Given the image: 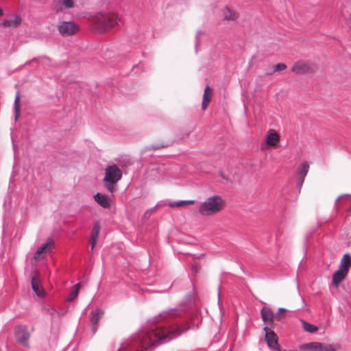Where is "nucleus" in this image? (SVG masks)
I'll use <instances>...</instances> for the list:
<instances>
[{"label":"nucleus","mask_w":351,"mask_h":351,"mask_svg":"<svg viewBox=\"0 0 351 351\" xmlns=\"http://www.w3.org/2000/svg\"><path fill=\"white\" fill-rule=\"evenodd\" d=\"M186 310L181 308L169 309L159 315L160 320H166L167 326H155L139 331L133 337V347L138 351L151 350L156 346L165 343L178 337L187 328L181 329L173 319L181 317Z\"/></svg>","instance_id":"f257e3e1"},{"label":"nucleus","mask_w":351,"mask_h":351,"mask_svg":"<svg viewBox=\"0 0 351 351\" xmlns=\"http://www.w3.org/2000/svg\"><path fill=\"white\" fill-rule=\"evenodd\" d=\"M225 206L226 202L220 195H213L200 204L198 211L203 216H210L222 210Z\"/></svg>","instance_id":"f03ea898"},{"label":"nucleus","mask_w":351,"mask_h":351,"mask_svg":"<svg viewBox=\"0 0 351 351\" xmlns=\"http://www.w3.org/2000/svg\"><path fill=\"white\" fill-rule=\"evenodd\" d=\"M119 16L114 12H100L95 19L93 27L99 33L106 32L119 21Z\"/></svg>","instance_id":"7ed1b4c3"},{"label":"nucleus","mask_w":351,"mask_h":351,"mask_svg":"<svg viewBox=\"0 0 351 351\" xmlns=\"http://www.w3.org/2000/svg\"><path fill=\"white\" fill-rule=\"evenodd\" d=\"M122 177V171L116 165L108 166L105 171L104 184L109 192L113 193L117 190V183Z\"/></svg>","instance_id":"20e7f679"},{"label":"nucleus","mask_w":351,"mask_h":351,"mask_svg":"<svg viewBox=\"0 0 351 351\" xmlns=\"http://www.w3.org/2000/svg\"><path fill=\"white\" fill-rule=\"evenodd\" d=\"M317 70V66L314 64L308 63L302 60L296 62L291 71L297 75H304L314 73Z\"/></svg>","instance_id":"39448f33"},{"label":"nucleus","mask_w":351,"mask_h":351,"mask_svg":"<svg viewBox=\"0 0 351 351\" xmlns=\"http://www.w3.org/2000/svg\"><path fill=\"white\" fill-rule=\"evenodd\" d=\"M58 29L62 36H69L77 33L79 27L74 21H62L59 23Z\"/></svg>","instance_id":"423d86ee"},{"label":"nucleus","mask_w":351,"mask_h":351,"mask_svg":"<svg viewBox=\"0 0 351 351\" xmlns=\"http://www.w3.org/2000/svg\"><path fill=\"white\" fill-rule=\"evenodd\" d=\"M302 351H337L331 345L318 342L303 344L300 346Z\"/></svg>","instance_id":"0eeeda50"},{"label":"nucleus","mask_w":351,"mask_h":351,"mask_svg":"<svg viewBox=\"0 0 351 351\" xmlns=\"http://www.w3.org/2000/svg\"><path fill=\"white\" fill-rule=\"evenodd\" d=\"M261 315L265 325L264 327L271 328H274V319H276L274 317V313L269 307H263L261 310Z\"/></svg>","instance_id":"6e6552de"},{"label":"nucleus","mask_w":351,"mask_h":351,"mask_svg":"<svg viewBox=\"0 0 351 351\" xmlns=\"http://www.w3.org/2000/svg\"><path fill=\"white\" fill-rule=\"evenodd\" d=\"M263 330L265 332V339L267 346L274 350H279L280 346L277 335L271 330V328L264 327Z\"/></svg>","instance_id":"1a4fd4ad"},{"label":"nucleus","mask_w":351,"mask_h":351,"mask_svg":"<svg viewBox=\"0 0 351 351\" xmlns=\"http://www.w3.org/2000/svg\"><path fill=\"white\" fill-rule=\"evenodd\" d=\"M15 337L18 342L28 347L29 334L26 327L22 326H18L15 329Z\"/></svg>","instance_id":"9d476101"},{"label":"nucleus","mask_w":351,"mask_h":351,"mask_svg":"<svg viewBox=\"0 0 351 351\" xmlns=\"http://www.w3.org/2000/svg\"><path fill=\"white\" fill-rule=\"evenodd\" d=\"M309 170V165L307 162H304L302 163L300 167L298 168V178L297 180V186L298 187L299 190L302 186V184L304 182L305 177L306 176L308 171Z\"/></svg>","instance_id":"9b49d317"},{"label":"nucleus","mask_w":351,"mask_h":351,"mask_svg":"<svg viewBox=\"0 0 351 351\" xmlns=\"http://www.w3.org/2000/svg\"><path fill=\"white\" fill-rule=\"evenodd\" d=\"M104 315V311L100 308L95 310V311L91 312L90 313V323H91V330L93 334L97 330L98 328V323Z\"/></svg>","instance_id":"f8f14e48"},{"label":"nucleus","mask_w":351,"mask_h":351,"mask_svg":"<svg viewBox=\"0 0 351 351\" xmlns=\"http://www.w3.org/2000/svg\"><path fill=\"white\" fill-rule=\"evenodd\" d=\"M280 141V136L273 129H269L265 136V142L267 145L275 147Z\"/></svg>","instance_id":"ddd939ff"},{"label":"nucleus","mask_w":351,"mask_h":351,"mask_svg":"<svg viewBox=\"0 0 351 351\" xmlns=\"http://www.w3.org/2000/svg\"><path fill=\"white\" fill-rule=\"evenodd\" d=\"M93 198L95 201L102 208H108L111 205V199L106 195L97 193Z\"/></svg>","instance_id":"4468645a"},{"label":"nucleus","mask_w":351,"mask_h":351,"mask_svg":"<svg viewBox=\"0 0 351 351\" xmlns=\"http://www.w3.org/2000/svg\"><path fill=\"white\" fill-rule=\"evenodd\" d=\"M74 6L73 0H58L56 5V12H63L65 9L71 8Z\"/></svg>","instance_id":"2eb2a0df"},{"label":"nucleus","mask_w":351,"mask_h":351,"mask_svg":"<svg viewBox=\"0 0 351 351\" xmlns=\"http://www.w3.org/2000/svg\"><path fill=\"white\" fill-rule=\"evenodd\" d=\"M21 23V18L19 15H14L8 19H5L2 22L4 27H16Z\"/></svg>","instance_id":"dca6fc26"},{"label":"nucleus","mask_w":351,"mask_h":351,"mask_svg":"<svg viewBox=\"0 0 351 351\" xmlns=\"http://www.w3.org/2000/svg\"><path fill=\"white\" fill-rule=\"evenodd\" d=\"M348 272L341 268L339 269L332 275V283L337 286L347 276Z\"/></svg>","instance_id":"f3484780"},{"label":"nucleus","mask_w":351,"mask_h":351,"mask_svg":"<svg viewBox=\"0 0 351 351\" xmlns=\"http://www.w3.org/2000/svg\"><path fill=\"white\" fill-rule=\"evenodd\" d=\"M100 230V225L99 223L97 221L96 222L92 229L91 231V250H93L94 247H95V245L97 243V238L99 236Z\"/></svg>","instance_id":"a211bd4d"},{"label":"nucleus","mask_w":351,"mask_h":351,"mask_svg":"<svg viewBox=\"0 0 351 351\" xmlns=\"http://www.w3.org/2000/svg\"><path fill=\"white\" fill-rule=\"evenodd\" d=\"M212 93V89L209 86H207L204 89V93L203 95L202 108L206 110L210 101V95Z\"/></svg>","instance_id":"6ab92c4d"},{"label":"nucleus","mask_w":351,"mask_h":351,"mask_svg":"<svg viewBox=\"0 0 351 351\" xmlns=\"http://www.w3.org/2000/svg\"><path fill=\"white\" fill-rule=\"evenodd\" d=\"M351 267V256L348 253L345 254L340 262L339 267L348 273L349 267Z\"/></svg>","instance_id":"aec40b11"},{"label":"nucleus","mask_w":351,"mask_h":351,"mask_svg":"<svg viewBox=\"0 0 351 351\" xmlns=\"http://www.w3.org/2000/svg\"><path fill=\"white\" fill-rule=\"evenodd\" d=\"M32 287L38 296L43 297L44 295V291L40 287L39 281L35 276L32 278Z\"/></svg>","instance_id":"412c9836"},{"label":"nucleus","mask_w":351,"mask_h":351,"mask_svg":"<svg viewBox=\"0 0 351 351\" xmlns=\"http://www.w3.org/2000/svg\"><path fill=\"white\" fill-rule=\"evenodd\" d=\"M52 244V241H49L41 245L35 252L34 254V258L35 259H38L40 257L41 254H43L47 250V248Z\"/></svg>","instance_id":"4be33fe9"},{"label":"nucleus","mask_w":351,"mask_h":351,"mask_svg":"<svg viewBox=\"0 0 351 351\" xmlns=\"http://www.w3.org/2000/svg\"><path fill=\"white\" fill-rule=\"evenodd\" d=\"M223 19L226 21H234L238 17V14L234 10H231L228 8H226L223 10Z\"/></svg>","instance_id":"5701e85b"},{"label":"nucleus","mask_w":351,"mask_h":351,"mask_svg":"<svg viewBox=\"0 0 351 351\" xmlns=\"http://www.w3.org/2000/svg\"><path fill=\"white\" fill-rule=\"evenodd\" d=\"M194 200H179L177 202H169L167 205L171 208L180 207L189 204H193Z\"/></svg>","instance_id":"b1692460"},{"label":"nucleus","mask_w":351,"mask_h":351,"mask_svg":"<svg viewBox=\"0 0 351 351\" xmlns=\"http://www.w3.org/2000/svg\"><path fill=\"white\" fill-rule=\"evenodd\" d=\"M80 289V283L75 284L73 287V289L72 290V291L71 292L69 295L66 298V301L71 302V301L74 300L78 295Z\"/></svg>","instance_id":"393cba45"},{"label":"nucleus","mask_w":351,"mask_h":351,"mask_svg":"<svg viewBox=\"0 0 351 351\" xmlns=\"http://www.w3.org/2000/svg\"><path fill=\"white\" fill-rule=\"evenodd\" d=\"M303 329L308 332L314 333L317 330V327L305 321H302Z\"/></svg>","instance_id":"a878e982"},{"label":"nucleus","mask_w":351,"mask_h":351,"mask_svg":"<svg viewBox=\"0 0 351 351\" xmlns=\"http://www.w3.org/2000/svg\"><path fill=\"white\" fill-rule=\"evenodd\" d=\"M19 95L17 93L14 100V115L15 120H17L20 116V106H19Z\"/></svg>","instance_id":"bb28decb"},{"label":"nucleus","mask_w":351,"mask_h":351,"mask_svg":"<svg viewBox=\"0 0 351 351\" xmlns=\"http://www.w3.org/2000/svg\"><path fill=\"white\" fill-rule=\"evenodd\" d=\"M287 310L284 308H280L278 309V311L276 313H274L275 319L278 321L281 320L284 317V313L286 312Z\"/></svg>","instance_id":"cd10ccee"},{"label":"nucleus","mask_w":351,"mask_h":351,"mask_svg":"<svg viewBox=\"0 0 351 351\" xmlns=\"http://www.w3.org/2000/svg\"><path fill=\"white\" fill-rule=\"evenodd\" d=\"M287 68V66L284 63H278L274 66V71L278 72L280 71L285 70Z\"/></svg>","instance_id":"c85d7f7f"},{"label":"nucleus","mask_w":351,"mask_h":351,"mask_svg":"<svg viewBox=\"0 0 351 351\" xmlns=\"http://www.w3.org/2000/svg\"><path fill=\"white\" fill-rule=\"evenodd\" d=\"M117 351H132V349L129 348L128 344L123 343L121 348Z\"/></svg>","instance_id":"c756f323"},{"label":"nucleus","mask_w":351,"mask_h":351,"mask_svg":"<svg viewBox=\"0 0 351 351\" xmlns=\"http://www.w3.org/2000/svg\"><path fill=\"white\" fill-rule=\"evenodd\" d=\"M200 34V32L198 31L197 32V34H196V36H195V40H196V43H195V51L196 53L197 52V45H199V35Z\"/></svg>","instance_id":"7c9ffc66"},{"label":"nucleus","mask_w":351,"mask_h":351,"mask_svg":"<svg viewBox=\"0 0 351 351\" xmlns=\"http://www.w3.org/2000/svg\"><path fill=\"white\" fill-rule=\"evenodd\" d=\"M220 176H221V178H223V179L228 180V181H230V180H229L228 178H226L224 175V173L223 172H221L220 173Z\"/></svg>","instance_id":"2f4dec72"},{"label":"nucleus","mask_w":351,"mask_h":351,"mask_svg":"<svg viewBox=\"0 0 351 351\" xmlns=\"http://www.w3.org/2000/svg\"><path fill=\"white\" fill-rule=\"evenodd\" d=\"M163 147H165V145L156 146V147H154V149H158V148Z\"/></svg>","instance_id":"473e14b6"},{"label":"nucleus","mask_w":351,"mask_h":351,"mask_svg":"<svg viewBox=\"0 0 351 351\" xmlns=\"http://www.w3.org/2000/svg\"><path fill=\"white\" fill-rule=\"evenodd\" d=\"M3 14V12L2 10V9L0 8V16H2Z\"/></svg>","instance_id":"72a5a7b5"},{"label":"nucleus","mask_w":351,"mask_h":351,"mask_svg":"<svg viewBox=\"0 0 351 351\" xmlns=\"http://www.w3.org/2000/svg\"><path fill=\"white\" fill-rule=\"evenodd\" d=\"M36 61H37V60H36V59H33V60H32V62H36Z\"/></svg>","instance_id":"f704fd0d"},{"label":"nucleus","mask_w":351,"mask_h":351,"mask_svg":"<svg viewBox=\"0 0 351 351\" xmlns=\"http://www.w3.org/2000/svg\"><path fill=\"white\" fill-rule=\"evenodd\" d=\"M193 269H195V271H197V269L195 268V266H193Z\"/></svg>","instance_id":"c9c22d12"}]
</instances>
